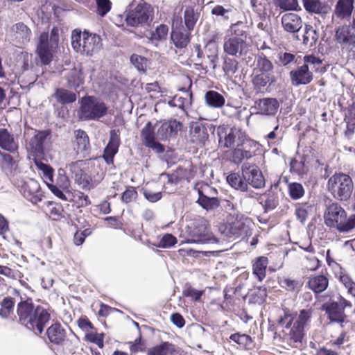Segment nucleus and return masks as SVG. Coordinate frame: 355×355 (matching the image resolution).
I'll return each instance as SVG.
<instances>
[{
	"instance_id": "7c9ffc66",
	"label": "nucleus",
	"mask_w": 355,
	"mask_h": 355,
	"mask_svg": "<svg viewBox=\"0 0 355 355\" xmlns=\"http://www.w3.org/2000/svg\"><path fill=\"white\" fill-rule=\"evenodd\" d=\"M0 148L12 153L19 148L17 140L6 128H0Z\"/></svg>"
},
{
	"instance_id": "58836bf2",
	"label": "nucleus",
	"mask_w": 355,
	"mask_h": 355,
	"mask_svg": "<svg viewBox=\"0 0 355 355\" xmlns=\"http://www.w3.org/2000/svg\"><path fill=\"white\" fill-rule=\"evenodd\" d=\"M304 9L310 13L325 14L328 10V6L320 0H302Z\"/></svg>"
},
{
	"instance_id": "c9c22d12",
	"label": "nucleus",
	"mask_w": 355,
	"mask_h": 355,
	"mask_svg": "<svg viewBox=\"0 0 355 355\" xmlns=\"http://www.w3.org/2000/svg\"><path fill=\"white\" fill-rule=\"evenodd\" d=\"M75 141L76 147L75 150L77 153H84L89 150L90 143L89 136L87 132L81 129L75 130Z\"/></svg>"
},
{
	"instance_id": "393cba45",
	"label": "nucleus",
	"mask_w": 355,
	"mask_h": 355,
	"mask_svg": "<svg viewBox=\"0 0 355 355\" xmlns=\"http://www.w3.org/2000/svg\"><path fill=\"white\" fill-rule=\"evenodd\" d=\"M50 135V130H35V135L30 139L28 143V148L33 155L40 156L44 154V144Z\"/></svg>"
},
{
	"instance_id": "bb28decb",
	"label": "nucleus",
	"mask_w": 355,
	"mask_h": 355,
	"mask_svg": "<svg viewBox=\"0 0 355 355\" xmlns=\"http://www.w3.org/2000/svg\"><path fill=\"white\" fill-rule=\"evenodd\" d=\"M182 127V123L176 119L164 121L157 129V137L160 140H166L176 136Z\"/></svg>"
},
{
	"instance_id": "39448f33",
	"label": "nucleus",
	"mask_w": 355,
	"mask_h": 355,
	"mask_svg": "<svg viewBox=\"0 0 355 355\" xmlns=\"http://www.w3.org/2000/svg\"><path fill=\"white\" fill-rule=\"evenodd\" d=\"M99 35L85 30L83 33L79 30H73L71 34V45L77 52L92 55L97 52L101 46Z\"/></svg>"
},
{
	"instance_id": "a19ab883",
	"label": "nucleus",
	"mask_w": 355,
	"mask_h": 355,
	"mask_svg": "<svg viewBox=\"0 0 355 355\" xmlns=\"http://www.w3.org/2000/svg\"><path fill=\"white\" fill-rule=\"evenodd\" d=\"M0 156L1 157L0 162L1 169L4 171L6 174H12L18 166V161L11 155L1 151H0Z\"/></svg>"
},
{
	"instance_id": "473e14b6",
	"label": "nucleus",
	"mask_w": 355,
	"mask_h": 355,
	"mask_svg": "<svg viewBox=\"0 0 355 355\" xmlns=\"http://www.w3.org/2000/svg\"><path fill=\"white\" fill-rule=\"evenodd\" d=\"M268 263V259L264 256L257 257L252 261V274L259 282H262L265 279Z\"/></svg>"
},
{
	"instance_id": "79ce46f5",
	"label": "nucleus",
	"mask_w": 355,
	"mask_h": 355,
	"mask_svg": "<svg viewBox=\"0 0 355 355\" xmlns=\"http://www.w3.org/2000/svg\"><path fill=\"white\" fill-rule=\"evenodd\" d=\"M15 300L11 296H6L0 302V317L7 319L14 315Z\"/></svg>"
},
{
	"instance_id": "37998d69",
	"label": "nucleus",
	"mask_w": 355,
	"mask_h": 355,
	"mask_svg": "<svg viewBox=\"0 0 355 355\" xmlns=\"http://www.w3.org/2000/svg\"><path fill=\"white\" fill-rule=\"evenodd\" d=\"M230 339L238 344L241 348L247 350L252 349L254 347L253 339L250 336L245 334H240L239 332L232 334L230 336Z\"/></svg>"
},
{
	"instance_id": "4d7b16f0",
	"label": "nucleus",
	"mask_w": 355,
	"mask_h": 355,
	"mask_svg": "<svg viewBox=\"0 0 355 355\" xmlns=\"http://www.w3.org/2000/svg\"><path fill=\"white\" fill-rule=\"evenodd\" d=\"M104 338L105 334H98L96 330L90 332H87L85 335L84 340L85 341L96 344L99 348L102 349L104 347Z\"/></svg>"
},
{
	"instance_id": "c03bdc74",
	"label": "nucleus",
	"mask_w": 355,
	"mask_h": 355,
	"mask_svg": "<svg viewBox=\"0 0 355 355\" xmlns=\"http://www.w3.org/2000/svg\"><path fill=\"white\" fill-rule=\"evenodd\" d=\"M230 31L233 37L239 40L241 39L246 42V39L249 35V27L243 21H238L230 26Z\"/></svg>"
},
{
	"instance_id": "f8f14e48",
	"label": "nucleus",
	"mask_w": 355,
	"mask_h": 355,
	"mask_svg": "<svg viewBox=\"0 0 355 355\" xmlns=\"http://www.w3.org/2000/svg\"><path fill=\"white\" fill-rule=\"evenodd\" d=\"M258 143L247 138L242 139L241 143L236 144V147L232 150L230 154V160L234 164L239 165L244 160H248L257 155Z\"/></svg>"
},
{
	"instance_id": "603ef678",
	"label": "nucleus",
	"mask_w": 355,
	"mask_h": 355,
	"mask_svg": "<svg viewBox=\"0 0 355 355\" xmlns=\"http://www.w3.org/2000/svg\"><path fill=\"white\" fill-rule=\"evenodd\" d=\"M68 85L76 89L84 83L83 73L81 70L73 69L67 78Z\"/></svg>"
},
{
	"instance_id": "c756f323",
	"label": "nucleus",
	"mask_w": 355,
	"mask_h": 355,
	"mask_svg": "<svg viewBox=\"0 0 355 355\" xmlns=\"http://www.w3.org/2000/svg\"><path fill=\"white\" fill-rule=\"evenodd\" d=\"M282 25L286 32L295 33L302 28V20L297 14L288 12L282 17Z\"/></svg>"
},
{
	"instance_id": "5701e85b",
	"label": "nucleus",
	"mask_w": 355,
	"mask_h": 355,
	"mask_svg": "<svg viewBox=\"0 0 355 355\" xmlns=\"http://www.w3.org/2000/svg\"><path fill=\"white\" fill-rule=\"evenodd\" d=\"M279 107V103L275 98H263L255 101L253 108L256 114L274 116Z\"/></svg>"
},
{
	"instance_id": "9b49d317",
	"label": "nucleus",
	"mask_w": 355,
	"mask_h": 355,
	"mask_svg": "<svg viewBox=\"0 0 355 355\" xmlns=\"http://www.w3.org/2000/svg\"><path fill=\"white\" fill-rule=\"evenodd\" d=\"M352 303L340 295L337 301L329 300L321 306V310L324 311L328 319L331 322L343 323L347 315L345 313V308H351Z\"/></svg>"
},
{
	"instance_id": "f3484780",
	"label": "nucleus",
	"mask_w": 355,
	"mask_h": 355,
	"mask_svg": "<svg viewBox=\"0 0 355 355\" xmlns=\"http://www.w3.org/2000/svg\"><path fill=\"white\" fill-rule=\"evenodd\" d=\"M243 179L247 184L255 189H261L265 186V179L261 171L254 164L245 163L241 167Z\"/></svg>"
},
{
	"instance_id": "cd10ccee",
	"label": "nucleus",
	"mask_w": 355,
	"mask_h": 355,
	"mask_svg": "<svg viewBox=\"0 0 355 355\" xmlns=\"http://www.w3.org/2000/svg\"><path fill=\"white\" fill-rule=\"evenodd\" d=\"M250 220L248 218L236 217L230 224L229 232L234 236H246L250 234Z\"/></svg>"
},
{
	"instance_id": "052dcab7",
	"label": "nucleus",
	"mask_w": 355,
	"mask_h": 355,
	"mask_svg": "<svg viewBox=\"0 0 355 355\" xmlns=\"http://www.w3.org/2000/svg\"><path fill=\"white\" fill-rule=\"evenodd\" d=\"M267 295V288L265 286H259L254 290L250 297L252 302L260 304L265 302Z\"/></svg>"
},
{
	"instance_id": "e2e57ef3",
	"label": "nucleus",
	"mask_w": 355,
	"mask_h": 355,
	"mask_svg": "<svg viewBox=\"0 0 355 355\" xmlns=\"http://www.w3.org/2000/svg\"><path fill=\"white\" fill-rule=\"evenodd\" d=\"M221 35L222 34L218 32H215L208 35L206 38L205 49L208 48H209L210 49H213V53L214 55H216V53L218 51L217 43L221 38Z\"/></svg>"
},
{
	"instance_id": "aec40b11",
	"label": "nucleus",
	"mask_w": 355,
	"mask_h": 355,
	"mask_svg": "<svg viewBox=\"0 0 355 355\" xmlns=\"http://www.w3.org/2000/svg\"><path fill=\"white\" fill-rule=\"evenodd\" d=\"M355 10V0H337L333 11V18L348 21Z\"/></svg>"
},
{
	"instance_id": "412c9836",
	"label": "nucleus",
	"mask_w": 355,
	"mask_h": 355,
	"mask_svg": "<svg viewBox=\"0 0 355 355\" xmlns=\"http://www.w3.org/2000/svg\"><path fill=\"white\" fill-rule=\"evenodd\" d=\"M141 137L144 144L157 153L164 152V147L160 143L155 141V126L148 121L141 132Z\"/></svg>"
},
{
	"instance_id": "0e129e2a",
	"label": "nucleus",
	"mask_w": 355,
	"mask_h": 355,
	"mask_svg": "<svg viewBox=\"0 0 355 355\" xmlns=\"http://www.w3.org/2000/svg\"><path fill=\"white\" fill-rule=\"evenodd\" d=\"M204 294V291H198L191 285H186L182 291L183 296L191 298L193 301H200Z\"/></svg>"
},
{
	"instance_id": "a878e982",
	"label": "nucleus",
	"mask_w": 355,
	"mask_h": 355,
	"mask_svg": "<svg viewBox=\"0 0 355 355\" xmlns=\"http://www.w3.org/2000/svg\"><path fill=\"white\" fill-rule=\"evenodd\" d=\"M275 81L276 79L273 74L253 72L252 75V84L256 94L268 92V88Z\"/></svg>"
},
{
	"instance_id": "4468645a",
	"label": "nucleus",
	"mask_w": 355,
	"mask_h": 355,
	"mask_svg": "<svg viewBox=\"0 0 355 355\" xmlns=\"http://www.w3.org/2000/svg\"><path fill=\"white\" fill-rule=\"evenodd\" d=\"M58 46L49 42V33L42 32L40 33L37 43L35 53L44 65L49 64L54 54L57 52Z\"/></svg>"
},
{
	"instance_id": "3c124183",
	"label": "nucleus",
	"mask_w": 355,
	"mask_h": 355,
	"mask_svg": "<svg viewBox=\"0 0 355 355\" xmlns=\"http://www.w3.org/2000/svg\"><path fill=\"white\" fill-rule=\"evenodd\" d=\"M48 208L46 214L53 220H59L63 217L64 209L60 203L48 201L46 202Z\"/></svg>"
},
{
	"instance_id": "09e8293b",
	"label": "nucleus",
	"mask_w": 355,
	"mask_h": 355,
	"mask_svg": "<svg viewBox=\"0 0 355 355\" xmlns=\"http://www.w3.org/2000/svg\"><path fill=\"white\" fill-rule=\"evenodd\" d=\"M223 71L225 76L232 78L239 69V62L230 57H224L223 62Z\"/></svg>"
},
{
	"instance_id": "ea45409f",
	"label": "nucleus",
	"mask_w": 355,
	"mask_h": 355,
	"mask_svg": "<svg viewBox=\"0 0 355 355\" xmlns=\"http://www.w3.org/2000/svg\"><path fill=\"white\" fill-rule=\"evenodd\" d=\"M205 99L207 105L212 108H221L225 103V97L214 90H209L205 93Z\"/></svg>"
},
{
	"instance_id": "6e6d98bb",
	"label": "nucleus",
	"mask_w": 355,
	"mask_h": 355,
	"mask_svg": "<svg viewBox=\"0 0 355 355\" xmlns=\"http://www.w3.org/2000/svg\"><path fill=\"white\" fill-rule=\"evenodd\" d=\"M104 338L105 334H98L96 330L90 332H87L85 335L84 340L85 341L96 344L99 348L102 349L104 347Z\"/></svg>"
},
{
	"instance_id": "a18cd8bd",
	"label": "nucleus",
	"mask_w": 355,
	"mask_h": 355,
	"mask_svg": "<svg viewBox=\"0 0 355 355\" xmlns=\"http://www.w3.org/2000/svg\"><path fill=\"white\" fill-rule=\"evenodd\" d=\"M280 286L289 292H299L303 282L300 280L293 279L290 277H283L279 280Z\"/></svg>"
},
{
	"instance_id": "69168bd1",
	"label": "nucleus",
	"mask_w": 355,
	"mask_h": 355,
	"mask_svg": "<svg viewBox=\"0 0 355 355\" xmlns=\"http://www.w3.org/2000/svg\"><path fill=\"white\" fill-rule=\"evenodd\" d=\"M168 32V27L166 24H160L158 26L155 31L150 34V39L152 40H162L166 38Z\"/></svg>"
},
{
	"instance_id": "6e6552de",
	"label": "nucleus",
	"mask_w": 355,
	"mask_h": 355,
	"mask_svg": "<svg viewBox=\"0 0 355 355\" xmlns=\"http://www.w3.org/2000/svg\"><path fill=\"white\" fill-rule=\"evenodd\" d=\"M303 60L304 63L302 66L289 72L290 79L293 86L311 83L313 80V72L310 71L309 64L319 66L322 64V60L313 55L304 56Z\"/></svg>"
},
{
	"instance_id": "5fc2aeb1",
	"label": "nucleus",
	"mask_w": 355,
	"mask_h": 355,
	"mask_svg": "<svg viewBox=\"0 0 355 355\" xmlns=\"http://www.w3.org/2000/svg\"><path fill=\"white\" fill-rule=\"evenodd\" d=\"M336 277L347 289L348 294L355 297V282L353 281L351 277L345 272L340 271L339 274L336 275Z\"/></svg>"
},
{
	"instance_id": "f03ea898",
	"label": "nucleus",
	"mask_w": 355,
	"mask_h": 355,
	"mask_svg": "<svg viewBox=\"0 0 355 355\" xmlns=\"http://www.w3.org/2000/svg\"><path fill=\"white\" fill-rule=\"evenodd\" d=\"M14 293L19 297L15 315L18 323L35 334L41 335L51 320L50 307L35 304L33 297L26 294L21 295L17 289L14 290Z\"/></svg>"
},
{
	"instance_id": "1a4fd4ad",
	"label": "nucleus",
	"mask_w": 355,
	"mask_h": 355,
	"mask_svg": "<svg viewBox=\"0 0 355 355\" xmlns=\"http://www.w3.org/2000/svg\"><path fill=\"white\" fill-rule=\"evenodd\" d=\"M198 198L196 202L207 211L214 210L220 206L217 189L205 182H198L195 184Z\"/></svg>"
},
{
	"instance_id": "72a5a7b5",
	"label": "nucleus",
	"mask_w": 355,
	"mask_h": 355,
	"mask_svg": "<svg viewBox=\"0 0 355 355\" xmlns=\"http://www.w3.org/2000/svg\"><path fill=\"white\" fill-rule=\"evenodd\" d=\"M329 285V279L323 275H311L307 282V286L315 293L324 291Z\"/></svg>"
},
{
	"instance_id": "6ab92c4d",
	"label": "nucleus",
	"mask_w": 355,
	"mask_h": 355,
	"mask_svg": "<svg viewBox=\"0 0 355 355\" xmlns=\"http://www.w3.org/2000/svg\"><path fill=\"white\" fill-rule=\"evenodd\" d=\"M70 186V181L64 169L60 168L55 180L52 179V182H48V188L58 198L62 200H66V196L63 193L64 190L68 189Z\"/></svg>"
},
{
	"instance_id": "e433bc0d",
	"label": "nucleus",
	"mask_w": 355,
	"mask_h": 355,
	"mask_svg": "<svg viewBox=\"0 0 355 355\" xmlns=\"http://www.w3.org/2000/svg\"><path fill=\"white\" fill-rule=\"evenodd\" d=\"M273 69L274 66L272 62L267 58L263 53L258 55L256 68L254 69L253 72L272 74Z\"/></svg>"
},
{
	"instance_id": "bf43d9fd",
	"label": "nucleus",
	"mask_w": 355,
	"mask_h": 355,
	"mask_svg": "<svg viewBox=\"0 0 355 355\" xmlns=\"http://www.w3.org/2000/svg\"><path fill=\"white\" fill-rule=\"evenodd\" d=\"M178 243L177 238L172 234L166 233L159 239L157 244H154L157 248H170Z\"/></svg>"
},
{
	"instance_id": "338daca9",
	"label": "nucleus",
	"mask_w": 355,
	"mask_h": 355,
	"mask_svg": "<svg viewBox=\"0 0 355 355\" xmlns=\"http://www.w3.org/2000/svg\"><path fill=\"white\" fill-rule=\"evenodd\" d=\"M311 206L307 204H297L295 208V216L302 223H304L308 218L309 209Z\"/></svg>"
},
{
	"instance_id": "c85d7f7f",
	"label": "nucleus",
	"mask_w": 355,
	"mask_h": 355,
	"mask_svg": "<svg viewBox=\"0 0 355 355\" xmlns=\"http://www.w3.org/2000/svg\"><path fill=\"white\" fill-rule=\"evenodd\" d=\"M209 134L207 126L200 122H195L191 125V141L198 146H202L208 140Z\"/></svg>"
},
{
	"instance_id": "49530a36",
	"label": "nucleus",
	"mask_w": 355,
	"mask_h": 355,
	"mask_svg": "<svg viewBox=\"0 0 355 355\" xmlns=\"http://www.w3.org/2000/svg\"><path fill=\"white\" fill-rule=\"evenodd\" d=\"M226 180L228 184L235 189L246 191L248 189L247 182L238 173H230Z\"/></svg>"
},
{
	"instance_id": "a211bd4d",
	"label": "nucleus",
	"mask_w": 355,
	"mask_h": 355,
	"mask_svg": "<svg viewBox=\"0 0 355 355\" xmlns=\"http://www.w3.org/2000/svg\"><path fill=\"white\" fill-rule=\"evenodd\" d=\"M19 191L33 205L41 202L44 196L39 182L33 178L24 181L20 187Z\"/></svg>"
},
{
	"instance_id": "b1692460",
	"label": "nucleus",
	"mask_w": 355,
	"mask_h": 355,
	"mask_svg": "<svg viewBox=\"0 0 355 355\" xmlns=\"http://www.w3.org/2000/svg\"><path fill=\"white\" fill-rule=\"evenodd\" d=\"M121 144L120 132L119 130L110 131V140L104 149L103 157L107 164H113L114 157L118 153Z\"/></svg>"
},
{
	"instance_id": "f257e3e1",
	"label": "nucleus",
	"mask_w": 355,
	"mask_h": 355,
	"mask_svg": "<svg viewBox=\"0 0 355 355\" xmlns=\"http://www.w3.org/2000/svg\"><path fill=\"white\" fill-rule=\"evenodd\" d=\"M279 316L277 324L281 328L279 337L282 341L292 348H300L306 338V329L309 325L313 309H301L297 313L285 307Z\"/></svg>"
},
{
	"instance_id": "8fccbe9b",
	"label": "nucleus",
	"mask_w": 355,
	"mask_h": 355,
	"mask_svg": "<svg viewBox=\"0 0 355 355\" xmlns=\"http://www.w3.org/2000/svg\"><path fill=\"white\" fill-rule=\"evenodd\" d=\"M75 180L84 190L89 191L95 187L92 177L83 171L76 174Z\"/></svg>"
},
{
	"instance_id": "774afa93",
	"label": "nucleus",
	"mask_w": 355,
	"mask_h": 355,
	"mask_svg": "<svg viewBox=\"0 0 355 355\" xmlns=\"http://www.w3.org/2000/svg\"><path fill=\"white\" fill-rule=\"evenodd\" d=\"M96 5V12L101 17H104L112 8V3L110 0H97Z\"/></svg>"
},
{
	"instance_id": "ddd939ff",
	"label": "nucleus",
	"mask_w": 355,
	"mask_h": 355,
	"mask_svg": "<svg viewBox=\"0 0 355 355\" xmlns=\"http://www.w3.org/2000/svg\"><path fill=\"white\" fill-rule=\"evenodd\" d=\"M218 143L220 147L224 148H232L241 143L242 139L248 138L245 132L235 127L230 128L227 125H219L217 128Z\"/></svg>"
},
{
	"instance_id": "423d86ee",
	"label": "nucleus",
	"mask_w": 355,
	"mask_h": 355,
	"mask_svg": "<svg viewBox=\"0 0 355 355\" xmlns=\"http://www.w3.org/2000/svg\"><path fill=\"white\" fill-rule=\"evenodd\" d=\"M187 234L189 243H209L216 241L212 232L210 231L207 220L203 217L193 219L191 225L188 226Z\"/></svg>"
},
{
	"instance_id": "f704fd0d",
	"label": "nucleus",
	"mask_w": 355,
	"mask_h": 355,
	"mask_svg": "<svg viewBox=\"0 0 355 355\" xmlns=\"http://www.w3.org/2000/svg\"><path fill=\"white\" fill-rule=\"evenodd\" d=\"M53 97L61 105L73 103L77 99L76 93L63 87L56 88Z\"/></svg>"
},
{
	"instance_id": "dca6fc26",
	"label": "nucleus",
	"mask_w": 355,
	"mask_h": 355,
	"mask_svg": "<svg viewBox=\"0 0 355 355\" xmlns=\"http://www.w3.org/2000/svg\"><path fill=\"white\" fill-rule=\"evenodd\" d=\"M153 15V10L149 4L139 3L128 12L125 21L128 26L135 27L148 23Z\"/></svg>"
},
{
	"instance_id": "864d4df0",
	"label": "nucleus",
	"mask_w": 355,
	"mask_h": 355,
	"mask_svg": "<svg viewBox=\"0 0 355 355\" xmlns=\"http://www.w3.org/2000/svg\"><path fill=\"white\" fill-rule=\"evenodd\" d=\"M198 19V15L196 14L194 8L192 6L187 7L184 12V20L187 29L193 31Z\"/></svg>"
},
{
	"instance_id": "680f3d73",
	"label": "nucleus",
	"mask_w": 355,
	"mask_h": 355,
	"mask_svg": "<svg viewBox=\"0 0 355 355\" xmlns=\"http://www.w3.org/2000/svg\"><path fill=\"white\" fill-rule=\"evenodd\" d=\"M288 188L289 196L293 200L300 199L304 194V189L300 183H290Z\"/></svg>"
},
{
	"instance_id": "de8ad7c7",
	"label": "nucleus",
	"mask_w": 355,
	"mask_h": 355,
	"mask_svg": "<svg viewBox=\"0 0 355 355\" xmlns=\"http://www.w3.org/2000/svg\"><path fill=\"white\" fill-rule=\"evenodd\" d=\"M318 40V34L313 27L310 24H305L304 33L303 35V44L312 47Z\"/></svg>"
},
{
	"instance_id": "4be33fe9",
	"label": "nucleus",
	"mask_w": 355,
	"mask_h": 355,
	"mask_svg": "<svg viewBox=\"0 0 355 355\" xmlns=\"http://www.w3.org/2000/svg\"><path fill=\"white\" fill-rule=\"evenodd\" d=\"M335 40L343 49L355 46V30L349 25L338 27L335 33Z\"/></svg>"
},
{
	"instance_id": "4c0bfd02",
	"label": "nucleus",
	"mask_w": 355,
	"mask_h": 355,
	"mask_svg": "<svg viewBox=\"0 0 355 355\" xmlns=\"http://www.w3.org/2000/svg\"><path fill=\"white\" fill-rule=\"evenodd\" d=\"M178 352L175 345L164 342L148 350V355H176Z\"/></svg>"
},
{
	"instance_id": "13d9d810",
	"label": "nucleus",
	"mask_w": 355,
	"mask_h": 355,
	"mask_svg": "<svg viewBox=\"0 0 355 355\" xmlns=\"http://www.w3.org/2000/svg\"><path fill=\"white\" fill-rule=\"evenodd\" d=\"M36 166L37 168L42 172V178L48 187V182H52V179L53 178V168L51 166L42 162H36Z\"/></svg>"
},
{
	"instance_id": "20e7f679",
	"label": "nucleus",
	"mask_w": 355,
	"mask_h": 355,
	"mask_svg": "<svg viewBox=\"0 0 355 355\" xmlns=\"http://www.w3.org/2000/svg\"><path fill=\"white\" fill-rule=\"evenodd\" d=\"M328 191L332 196L340 201L348 200L354 189L352 178L346 173H335L327 181Z\"/></svg>"
},
{
	"instance_id": "2eb2a0df",
	"label": "nucleus",
	"mask_w": 355,
	"mask_h": 355,
	"mask_svg": "<svg viewBox=\"0 0 355 355\" xmlns=\"http://www.w3.org/2000/svg\"><path fill=\"white\" fill-rule=\"evenodd\" d=\"M191 31L184 28L181 16L173 17L171 40L178 49L186 48L191 40Z\"/></svg>"
},
{
	"instance_id": "2f4dec72",
	"label": "nucleus",
	"mask_w": 355,
	"mask_h": 355,
	"mask_svg": "<svg viewBox=\"0 0 355 355\" xmlns=\"http://www.w3.org/2000/svg\"><path fill=\"white\" fill-rule=\"evenodd\" d=\"M245 42L241 39L239 40L233 37L226 40L223 44L224 52L232 56H240L243 54V51L245 48Z\"/></svg>"
},
{
	"instance_id": "0eeeda50",
	"label": "nucleus",
	"mask_w": 355,
	"mask_h": 355,
	"mask_svg": "<svg viewBox=\"0 0 355 355\" xmlns=\"http://www.w3.org/2000/svg\"><path fill=\"white\" fill-rule=\"evenodd\" d=\"M108 107L94 96H86L80 101V116L85 120H99L107 114Z\"/></svg>"
},
{
	"instance_id": "9d476101",
	"label": "nucleus",
	"mask_w": 355,
	"mask_h": 355,
	"mask_svg": "<svg viewBox=\"0 0 355 355\" xmlns=\"http://www.w3.org/2000/svg\"><path fill=\"white\" fill-rule=\"evenodd\" d=\"M46 335L51 344L62 347L68 353L74 352L76 345L69 339L67 330L59 322L52 323L46 329Z\"/></svg>"
},
{
	"instance_id": "7ed1b4c3",
	"label": "nucleus",
	"mask_w": 355,
	"mask_h": 355,
	"mask_svg": "<svg viewBox=\"0 0 355 355\" xmlns=\"http://www.w3.org/2000/svg\"><path fill=\"white\" fill-rule=\"evenodd\" d=\"M324 218L327 226L340 232H348L355 228V214L347 218L345 210L337 202L327 207Z\"/></svg>"
}]
</instances>
